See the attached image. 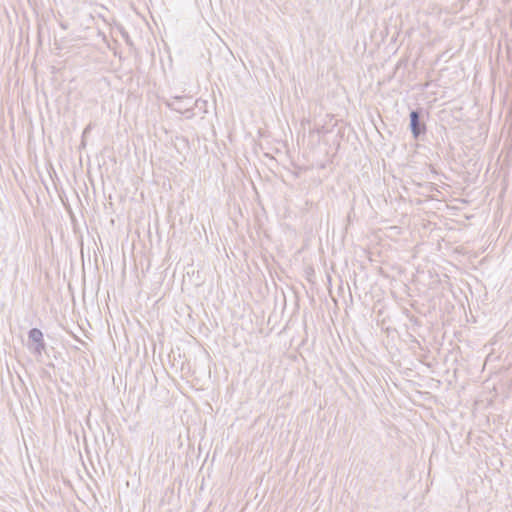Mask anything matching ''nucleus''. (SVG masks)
Returning <instances> with one entry per match:
<instances>
[{"label": "nucleus", "instance_id": "obj_1", "mask_svg": "<svg viewBox=\"0 0 512 512\" xmlns=\"http://www.w3.org/2000/svg\"><path fill=\"white\" fill-rule=\"evenodd\" d=\"M423 112V108H417L412 110L409 114V127L415 139H419V137L426 132V125L423 121Z\"/></svg>", "mask_w": 512, "mask_h": 512}, {"label": "nucleus", "instance_id": "obj_2", "mask_svg": "<svg viewBox=\"0 0 512 512\" xmlns=\"http://www.w3.org/2000/svg\"><path fill=\"white\" fill-rule=\"evenodd\" d=\"M28 338L29 341L35 344L33 348V352L37 355H41L42 352L45 350V342L43 338V333L38 328H32L28 332Z\"/></svg>", "mask_w": 512, "mask_h": 512}, {"label": "nucleus", "instance_id": "obj_3", "mask_svg": "<svg viewBox=\"0 0 512 512\" xmlns=\"http://www.w3.org/2000/svg\"><path fill=\"white\" fill-rule=\"evenodd\" d=\"M169 106L177 112L185 113L193 109V101L191 97L176 96Z\"/></svg>", "mask_w": 512, "mask_h": 512}, {"label": "nucleus", "instance_id": "obj_4", "mask_svg": "<svg viewBox=\"0 0 512 512\" xmlns=\"http://www.w3.org/2000/svg\"><path fill=\"white\" fill-rule=\"evenodd\" d=\"M91 131V124H89L83 131V137H85Z\"/></svg>", "mask_w": 512, "mask_h": 512}]
</instances>
